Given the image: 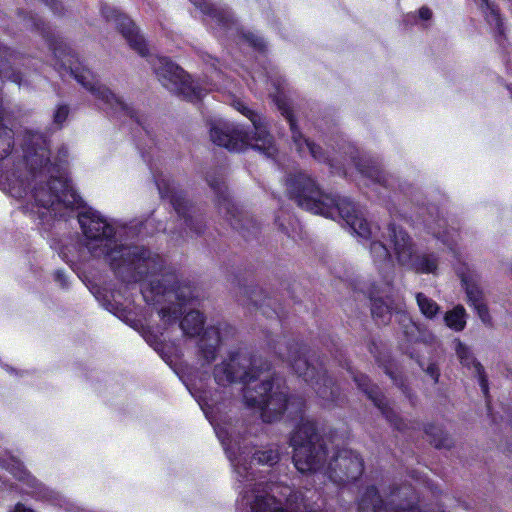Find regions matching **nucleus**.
<instances>
[{
    "label": "nucleus",
    "mask_w": 512,
    "mask_h": 512,
    "mask_svg": "<svg viewBox=\"0 0 512 512\" xmlns=\"http://www.w3.org/2000/svg\"><path fill=\"white\" fill-rule=\"evenodd\" d=\"M71 74L74 75L75 79L80 83L85 89L91 92V94L101 100L107 108H111L116 112H125L131 117H133V110L128 107V105L122 101L119 97L113 94L107 87L100 84L95 76L88 69H82L78 71L77 69L70 68Z\"/></svg>",
    "instance_id": "obj_11"
},
{
    "label": "nucleus",
    "mask_w": 512,
    "mask_h": 512,
    "mask_svg": "<svg viewBox=\"0 0 512 512\" xmlns=\"http://www.w3.org/2000/svg\"><path fill=\"white\" fill-rule=\"evenodd\" d=\"M446 325L455 330L461 331L466 325V313L463 306H456L453 310L447 312L444 317Z\"/></svg>",
    "instance_id": "obj_23"
},
{
    "label": "nucleus",
    "mask_w": 512,
    "mask_h": 512,
    "mask_svg": "<svg viewBox=\"0 0 512 512\" xmlns=\"http://www.w3.org/2000/svg\"><path fill=\"white\" fill-rule=\"evenodd\" d=\"M218 21L220 23H223V25H226L228 20L225 17H221V18L218 19Z\"/></svg>",
    "instance_id": "obj_43"
},
{
    "label": "nucleus",
    "mask_w": 512,
    "mask_h": 512,
    "mask_svg": "<svg viewBox=\"0 0 512 512\" xmlns=\"http://www.w3.org/2000/svg\"><path fill=\"white\" fill-rule=\"evenodd\" d=\"M360 172L363 173L364 175H366L367 177L371 178L374 181H377V182L381 181L380 171L378 170V168H372L370 170H365V169L361 168Z\"/></svg>",
    "instance_id": "obj_35"
},
{
    "label": "nucleus",
    "mask_w": 512,
    "mask_h": 512,
    "mask_svg": "<svg viewBox=\"0 0 512 512\" xmlns=\"http://www.w3.org/2000/svg\"><path fill=\"white\" fill-rule=\"evenodd\" d=\"M300 415V424L290 438L293 447V461L301 472L323 471L337 485H346L357 480L363 473V461L352 450L343 448L331 456L327 466L324 465L327 452L316 432L315 423Z\"/></svg>",
    "instance_id": "obj_4"
},
{
    "label": "nucleus",
    "mask_w": 512,
    "mask_h": 512,
    "mask_svg": "<svg viewBox=\"0 0 512 512\" xmlns=\"http://www.w3.org/2000/svg\"><path fill=\"white\" fill-rule=\"evenodd\" d=\"M150 63L159 81L168 90L182 94L189 100H198L203 96L198 84L190 80L189 76L176 64L166 57L154 56Z\"/></svg>",
    "instance_id": "obj_9"
},
{
    "label": "nucleus",
    "mask_w": 512,
    "mask_h": 512,
    "mask_svg": "<svg viewBox=\"0 0 512 512\" xmlns=\"http://www.w3.org/2000/svg\"><path fill=\"white\" fill-rule=\"evenodd\" d=\"M157 186L161 197L169 198L177 213L179 215H184L185 205L183 199L174 194L170 195L169 190L166 189L162 183L157 182Z\"/></svg>",
    "instance_id": "obj_28"
},
{
    "label": "nucleus",
    "mask_w": 512,
    "mask_h": 512,
    "mask_svg": "<svg viewBox=\"0 0 512 512\" xmlns=\"http://www.w3.org/2000/svg\"><path fill=\"white\" fill-rule=\"evenodd\" d=\"M253 460H257L260 464L273 465L279 460V453L273 449L256 451L253 453Z\"/></svg>",
    "instance_id": "obj_29"
},
{
    "label": "nucleus",
    "mask_w": 512,
    "mask_h": 512,
    "mask_svg": "<svg viewBox=\"0 0 512 512\" xmlns=\"http://www.w3.org/2000/svg\"><path fill=\"white\" fill-rule=\"evenodd\" d=\"M254 460L252 459L250 463H248V468L250 469L251 468V463L253 462Z\"/></svg>",
    "instance_id": "obj_48"
},
{
    "label": "nucleus",
    "mask_w": 512,
    "mask_h": 512,
    "mask_svg": "<svg viewBox=\"0 0 512 512\" xmlns=\"http://www.w3.org/2000/svg\"><path fill=\"white\" fill-rule=\"evenodd\" d=\"M14 54L7 48H0V78L11 80L19 85L22 84L20 73L15 72L11 65Z\"/></svg>",
    "instance_id": "obj_20"
},
{
    "label": "nucleus",
    "mask_w": 512,
    "mask_h": 512,
    "mask_svg": "<svg viewBox=\"0 0 512 512\" xmlns=\"http://www.w3.org/2000/svg\"><path fill=\"white\" fill-rule=\"evenodd\" d=\"M372 314L375 317L381 318L383 322L388 320V317L391 313L390 307L384 303L381 299L373 298L372 299Z\"/></svg>",
    "instance_id": "obj_30"
},
{
    "label": "nucleus",
    "mask_w": 512,
    "mask_h": 512,
    "mask_svg": "<svg viewBox=\"0 0 512 512\" xmlns=\"http://www.w3.org/2000/svg\"><path fill=\"white\" fill-rule=\"evenodd\" d=\"M276 352L299 377L313 387L320 398L334 401L335 391L332 380L326 375L322 364H315L306 357L305 349L299 343L295 341L281 343Z\"/></svg>",
    "instance_id": "obj_7"
},
{
    "label": "nucleus",
    "mask_w": 512,
    "mask_h": 512,
    "mask_svg": "<svg viewBox=\"0 0 512 512\" xmlns=\"http://www.w3.org/2000/svg\"><path fill=\"white\" fill-rule=\"evenodd\" d=\"M289 196L305 210L335 219L342 218L350 229L362 239H371L378 227L367 222L361 211L347 198H335L323 194L313 179L299 173L287 180Z\"/></svg>",
    "instance_id": "obj_5"
},
{
    "label": "nucleus",
    "mask_w": 512,
    "mask_h": 512,
    "mask_svg": "<svg viewBox=\"0 0 512 512\" xmlns=\"http://www.w3.org/2000/svg\"><path fill=\"white\" fill-rule=\"evenodd\" d=\"M473 307L477 311V313H478L479 317L481 318V320L484 323L489 324L490 321H491V317L489 315V312H488V309H487L485 303L484 302H480L478 304L473 305Z\"/></svg>",
    "instance_id": "obj_31"
},
{
    "label": "nucleus",
    "mask_w": 512,
    "mask_h": 512,
    "mask_svg": "<svg viewBox=\"0 0 512 512\" xmlns=\"http://www.w3.org/2000/svg\"><path fill=\"white\" fill-rule=\"evenodd\" d=\"M69 113L67 106H59L54 113V122L57 124H61L67 118Z\"/></svg>",
    "instance_id": "obj_32"
},
{
    "label": "nucleus",
    "mask_w": 512,
    "mask_h": 512,
    "mask_svg": "<svg viewBox=\"0 0 512 512\" xmlns=\"http://www.w3.org/2000/svg\"><path fill=\"white\" fill-rule=\"evenodd\" d=\"M6 468L10 470V472L17 477L20 481H23L26 483L28 488H31L32 490L26 489L25 493H32V494H40L42 490V485L37 482V480L32 477L29 473L25 471V469L22 467V464L12 458L11 463L7 464Z\"/></svg>",
    "instance_id": "obj_18"
},
{
    "label": "nucleus",
    "mask_w": 512,
    "mask_h": 512,
    "mask_svg": "<svg viewBox=\"0 0 512 512\" xmlns=\"http://www.w3.org/2000/svg\"><path fill=\"white\" fill-rule=\"evenodd\" d=\"M370 252L376 264L391 265V253L386 244L381 241H373L370 246Z\"/></svg>",
    "instance_id": "obj_25"
},
{
    "label": "nucleus",
    "mask_w": 512,
    "mask_h": 512,
    "mask_svg": "<svg viewBox=\"0 0 512 512\" xmlns=\"http://www.w3.org/2000/svg\"><path fill=\"white\" fill-rule=\"evenodd\" d=\"M102 13L108 21H113L116 27L121 31L122 35L128 41L130 47L137 51L140 55L145 56L147 47L137 28L131 19L120 13L118 10L110 7H104Z\"/></svg>",
    "instance_id": "obj_13"
},
{
    "label": "nucleus",
    "mask_w": 512,
    "mask_h": 512,
    "mask_svg": "<svg viewBox=\"0 0 512 512\" xmlns=\"http://www.w3.org/2000/svg\"><path fill=\"white\" fill-rule=\"evenodd\" d=\"M433 442H434V445L436 447H447L449 445V439L448 438H444V439H439L437 440L436 438L433 439Z\"/></svg>",
    "instance_id": "obj_38"
},
{
    "label": "nucleus",
    "mask_w": 512,
    "mask_h": 512,
    "mask_svg": "<svg viewBox=\"0 0 512 512\" xmlns=\"http://www.w3.org/2000/svg\"><path fill=\"white\" fill-rule=\"evenodd\" d=\"M483 4L487 5V7L489 8V5H488V0H481Z\"/></svg>",
    "instance_id": "obj_45"
},
{
    "label": "nucleus",
    "mask_w": 512,
    "mask_h": 512,
    "mask_svg": "<svg viewBox=\"0 0 512 512\" xmlns=\"http://www.w3.org/2000/svg\"><path fill=\"white\" fill-rule=\"evenodd\" d=\"M151 289L156 294L167 295L169 300H177V304H172L161 308L159 314L164 322L171 323L178 319L182 313V306L189 303L194 298V290L190 285H177L176 287H166L160 284L151 283Z\"/></svg>",
    "instance_id": "obj_12"
},
{
    "label": "nucleus",
    "mask_w": 512,
    "mask_h": 512,
    "mask_svg": "<svg viewBox=\"0 0 512 512\" xmlns=\"http://www.w3.org/2000/svg\"><path fill=\"white\" fill-rule=\"evenodd\" d=\"M387 239L393 249L397 261L401 265L412 264L417 272L434 273L437 269V259L434 255L424 254L415 259L412 263L414 253L410 237L401 228L389 225L387 228Z\"/></svg>",
    "instance_id": "obj_10"
},
{
    "label": "nucleus",
    "mask_w": 512,
    "mask_h": 512,
    "mask_svg": "<svg viewBox=\"0 0 512 512\" xmlns=\"http://www.w3.org/2000/svg\"><path fill=\"white\" fill-rule=\"evenodd\" d=\"M235 108L250 119L255 130L254 135L248 134L239 125L219 120L213 123L210 128L212 142L230 151H241L251 146L263 152L267 157H273L277 149L274 146L272 136L267 130L265 118L249 109L242 102H236Z\"/></svg>",
    "instance_id": "obj_6"
},
{
    "label": "nucleus",
    "mask_w": 512,
    "mask_h": 512,
    "mask_svg": "<svg viewBox=\"0 0 512 512\" xmlns=\"http://www.w3.org/2000/svg\"><path fill=\"white\" fill-rule=\"evenodd\" d=\"M382 506V499L375 487H368L359 501L360 512H378Z\"/></svg>",
    "instance_id": "obj_22"
},
{
    "label": "nucleus",
    "mask_w": 512,
    "mask_h": 512,
    "mask_svg": "<svg viewBox=\"0 0 512 512\" xmlns=\"http://www.w3.org/2000/svg\"><path fill=\"white\" fill-rule=\"evenodd\" d=\"M12 512H34V511L29 508H26L22 504H17Z\"/></svg>",
    "instance_id": "obj_39"
},
{
    "label": "nucleus",
    "mask_w": 512,
    "mask_h": 512,
    "mask_svg": "<svg viewBox=\"0 0 512 512\" xmlns=\"http://www.w3.org/2000/svg\"><path fill=\"white\" fill-rule=\"evenodd\" d=\"M232 226H234L235 228H238V225L236 223H233V222H232Z\"/></svg>",
    "instance_id": "obj_49"
},
{
    "label": "nucleus",
    "mask_w": 512,
    "mask_h": 512,
    "mask_svg": "<svg viewBox=\"0 0 512 512\" xmlns=\"http://www.w3.org/2000/svg\"><path fill=\"white\" fill-rule=\"evenodd\" d=\"M255 367L256 361L252 362L247 355L236 353L217 364L213 375L221 386L237 381L245 383L244 403L256 409L264 422L275 421L285 412L290 417L303 412L305 402L301 397L288 398L287 388L280 378H260V374L254 373Z\"/></svg>",
    "instance_id": "obj_2"
},
{
    "label": "nucleus",
    "mask_w": 512,
    "mask_h": 512,
    "mask_svg": "<svg viewBox=\"0 0 512 512\" xmlns=\"http://www.w3.org/2000/svg\"><path fill=\"white\" fill-rule=\"evenodd\" d=\"M276 102L279 110L282 112V115L285 116L289 122L292 139L298 152L303 156L309 154L319 161L324 160L320 147L316 146L314 143L308 141L307 139H304L301 133L298 131L287 102L279 98H277Z\"/></svg>",
    "instance_id": "obj_16"
},
{
    "label": "nucleus",
    "mask_w": 512,
    "mask_h": 512,
    "mask_svg": "<svg viewBox=\"0 0 512 512\" xmlns=\"http://www.w3.org/2000/svg\"><path fill=\"white\" fill-rule=\"evenodd\" d=\"M489 22H494L497 27L500 26V17L496 10L490 9V14L487 16Z\"/></svg>",
    "instance_id": "obj_36"
},
{
    "label": "nucleus",
    "mask_w": 512,
    "mask_h": 512,
    "mask_svg": "<svg viewBox=\"0 0 512 512\" xmlns=\"http://www.w3.org/2000/svg\"><path fill=\"white\" fill-rule=\"evenodd\" d=\"M416 302L421 313L428 319L434 318L440 311L439 305L423 293L416 294Z\"/></svg>",
    "instance_id": "obj_24"
},
{
    "label": "nucleus",
    "mask_w": 512,
    "mask_h": 512,
    "mask_svg": "<svg viewBox=\"0 0 512 512\" xmlns=\"http://www.w3.org/2000/svg\"><path fill=\"white\" fill-rule=\"evenodd\" d=\"M456 353H457V356L460 359L462 364H464L466 366H470V365L474 364L477 372L480 373V370L482 368L481 365L479 363H475V360H474L469 348L465 344L458 341L456 343Z\"/></svg>",
    "instance_id": "obj_27"
},
{
    "label": "nucleus",
    "mask_w": 512,
    "mask_h": 512,
    "mask_svg": "<svg viewBox=\"0 0 512 512\" xmlns=\"http://www.w3.org/2000/svg\"><path fill=\"white\" fill-rule=\"evenodd\" d=\"M216 433L218 438L221 440L222 444L225 446L226 453L234 467L235 472L239 477L243 479L250 480L249 476H252L253 473L249 472V468L247 467V460L251 453V449L247 446L242 447L239 443L231 442L227 443V438L224 435L222 429H216ZM254 478L252 477L251 480Z\"/></svg>",
    "instance_id": "obj_15"
},
{
    "label": "nucleus",
    "mask_w": 512,
    "mask_h": 512,
    "mask_svg": "<svg viewBox=\"0 0 512 512\" xmlns=\"http://www.w3.org/2000/svg\"><path fill=\"white\" fill-rule=\"evenodd\" d=\"M210 186L213 187L214 189H216V186L214 185V183L210 182Z\"/></svg>",
    "instance_id": "obj_47"
},
{
    "label": "nucleus",
    "mask_w": 512,
    "mask_h": 512,
    "mask_svg": "<svg viewBox=\"0 0 512 512\" xmlns=\"http://www.w3.org/2000/svg\"><path fill=\"white\" fill-rule=\"evenodd\" d=\"M354 380L357 383L358 387L362 389L368 397L373 401V403L382 411L385 417L398 429L402 430L404 427L402 425V420L397 416L392 408H390L387 403L384 402V398L378 392V390L374 387L369 386V379L361 374L354 376Z\"/></svg>",
    "instance_id": "obj_17"
},
{
    "label": "nucleus",
    "mask_w": 512,
    "mask_h": 512,
    "mask_svg": "<svg viewBox=\"0 0 512 512\" xmlns=\"http://www.w3.org/2000/svg\"><path fill=\"white\" fill-rule=\"evenodd\" d=\"M43 491H44V487H42L41 493H40V494H38V495H39V496H42V497H45V494H42V493H43Z\"/></svg>",
    "instance_id": "obj_46"
},
{
    "label": "nucleus",
    "mask_w": 512,
    "mask_h": 512,
    "mask_svg": "<svg viewBox=\"0 0 512 512\" xmlns=\"http://www.w3.org/2000/svg\"><path fill=\"white\" fill-rule=\"evenodd\" d=\"M204 317L199 311H190L180 322V328L186 336L194 337L199 335L203 329Z\"/></svg>",
    "instance_id": "obj_19"
},
{
    "label": "nucleus",
    "mask_w": 512,
    "mask_h": 512,
    "mask_svg": "<svg viewBox=\"0 0 512 512\" xmlns=\"http://www.w3.org/2000/svg\"><path fill=\"white\" fill-rule=\"evenodd\" d=\"M79 224L85 236V245L95 257L105 256L111 267L124 280L143 281L149 273L162 267V259L138 246L118 245L113 238L114 228L92 209L81 212Z\"/></svg>",
    "instance_id": "obj_3"
},
{
    "label": "nucleus",
    "mask_w": 512,
    "mask_h": 512,
    "mask_svg": "<svg viewBox=\"0 0 512 512\" xmlns=\"http://www.w3.org/2000/svg\"><path fill=\"white\" fill-rule=\"evenodd\" d=\"M428 373L434 378L435 381H437L438 373L436 372L434 367H429Z\"/></svg>",
    "instance_id": "obj_41"
},
{
    "label": "nucleus",
    "mask_w": 512,
    "mask_h": 512,
    "mask_svg": "<svg viewBox=\"0 0 512 512\" xmlns=\"http://www.w3.org/2000/svg\"><path fill=\"white\" fill-rule=\"evenodd\" d=\"M193 2H194V4H195L196 6H198L199 8H201V9H203V10H204V6L202 5V3H201V2H197V1H194V0H193Z\"/></svg>",
    "instance_id": "obj_44"
},
{
    "label": "nucleus",
    "mask_w": 512,
    "mask_h": 512,
    "mask_svg": "<svg viewBox=\"0 0 512 512\" xmlns=\"http://www.w3.org/2000/svg\"><path fill=\"white\" fill-rule=\"evenodd\" d=\"M429 230L438 239H440L449 249L453 250V246L457 243L459 234L454 229H447L446 221L439 220L433 225H429Z\"/></svg>",
    "instance_id": "obj_21"
},
{
    "label": "nucleus",
    "mask_w": 512,
    "mask_h": 512,
    "mask_svg": "<svg viewBox=\"0 0 512 512\" xmlns=\"http://www.w3.org/2000/svg\"><path fill=\"white\" fill-rule=\"evenodd\" d=\"M419 15L420 17L423 19V20H428L431 18L432 16V12L430 9H428L427 7H422L420 10H419Z\"/></svg>",
    "instance_id": "obj_37"
},
{
    "label": "nucleus",
    "mask_w": 512,
    "mask_h": 512,
    "mask_svg": "<svg viewBox=\"0 0 512 512\" xmlns=\"http://www.w3.org/2000/svg\"><path fill=\"white\" fill-rule=\"evenodd\" d=\"M462 282L466 290L467 298L469 303L473 306L480 302H483L482 291L478 285L468 279L464 274H461Z\"/></svg>",
    "instance_id": "obj_26"
},
{
    "label": "nucleus",
    "mask_w": 512,
    "mask_h": 512,
    "mask_svg": "<svg viewBox=\"0 0 512 512\" xmlns=\"http://www.w3.org/2000/svg\"><path fill=\"white\" fill-rule=\"evenodd\" d=\"M244 39L257 49L262 50L265 47L263 40L252 33L244 35Z\"/></svg>",
    "instance_id": "obj_33"
},
{
    "label": "nucleus",
    "mask_w": 512,
    "mask_h": 512,
    "mask_svg": "<svg viewBox=\"0 0 512 512\" xmlns=\"http://www.w3.org/2000/svg\"><path fill=\"white\" fill-rule=\"evenodd\" d=\"M233 334V329L226 324L207 327L199 340V351L207 363L216 358L217 350L222 341Z\"/></svg>",
    "instance_id": "obj_14"
},
{
    "label": "nucleus",
    "mask_w": 512,
    "mask_h": 512,
    "mask_svg": "<svg viewBox=\"0 0 512 512\" xmlns=\"http://www.w3.org/2000/svg\"><path fill=\"white\" fill-rule=\"evenodd\" d=\"M297 493L289 486L255 483L243 494V501L251 512H298Z\"/></svg>",
    "instance_id": "obj_8"
},
{
    "label": "nucleus",
    "mask_w": 512,
    "mask_h": 512,
    "mask_svg": "<svg viewBox=\"0 0 512 512\" xmlns=\"http://www.w3.org/2000/svg\"><path fill=\"white\" fill-rule=\"evenodd\" d=\"M390 512H420L419 508L411 506L408 509H395Z\"/></svg>",
    "instance_id": "obj_40"
},
{
    "label": "nucleus",
    "mask_w": 512,
    "mask_h": 512,
    "mask_svg": "<svg viewBox=\"0 0 512 512\" xmlns=\"http://www.w3.org/2000/svg\"><path fill=\"white\" fill-rule=\"evenodd\" d=\"M23 152V162L8 177L12 196L33 199L43 208H52L55 214L60 205L82 206L81 197L65 178L61 167L50 162L47 140L41 133L25 134Z\"/></svg>",
    "instance_id": "obj_1"
},
{
    "label": "nucleus",
    "mask_w": 512,
    "mask_h": 512,
    "mask_svg": "<svg viewBox=\"0 0 512 512\" xmlns=\"http://www.w3.org/2000/svg\"><path fill=\"white\" fill-rule=\"evenodd\" d=\"M219 210L220 212H225L227 216L231 214L232 217H235L234 205L227 198H224L223 201L220 202Z\"/></svg>",
    "instance_id": "obj_34"
},
{
    "label": "nucleus",
    "mask_w": 512,
    "mask_h": 512,
    "mask_svg": "<svg viewBox=\"0 0 512 512\" xmlns=\"http://www.w3.org/2000/svg\"><path fill=\"white\" fill-rule=\"evenodd\" d=\"M481 386H482V389L484 392L487 391V385H486V382L483 378H481Z\"/></svg>",
    "instance_id": "obj_42"
}]
</instances>
